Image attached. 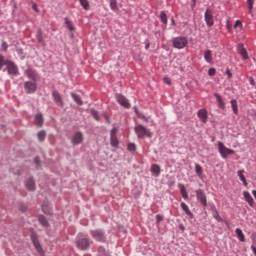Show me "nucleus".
<instances>
[{
	"label": "nucleus",
	"mask_w": 256,
	"mask_h": 256,
	"mask_svg": "<svg viewBox=\"0 0 256 256\" xmlns=\"http://www.w3.org/2000/svg\"><path fill=\"white\" fill-rule=\"evenodd\" d=\"M146 49H149V45L146 46Z\"/></svg>",
	"instance_id": "obj_55"
},
{
	"label": "nucleus",
	"mask_w": 256,
	"mask_h": 256,
	"mask_svg": "<svg viewBox=\"0 0 256 256\" xmlns=\"http://www.w3.org/2000/svg\"><path fill=\"white\" fill-rule=\"evenodd\" d=\"M195 173H196L197 177L202 179V177H203V167H201V165H199V164H196L195 165Z\"/></svg>",
	"instance_id": "obj_25"
},
{
	"label": "nucleus",
	"mask_w": 256,
	"mask_h": 256,
	"mask_svg": "<svg viewBox=\"0 0 256 256\" xmlns=\"http://www.w3.org/2000/svg\"><path fill=\"white\" fill-rule=\"evenodd\" d=\"M160 19L164 25H167V14H165V12H161Z\"/></svg>",
	"instance_id": "obj_38"
},
{
	"label": "nucleus",
	"mask_w": 256,
	"mask_h": 256,
	"mask_svg": "<svg viewBox=\"0 0 256 256\" xmlns=\"http://www.w3.org/2000/svg\"><path fill=\"white\" fill-rule=\"evenodd\" d=\"M24 88L26 93H35V91H37V84H35L34 82H25L24 84Z\"/></svg>",
	"instance_id": "obj_12"
},
{
	"label": "nucleus",
	"mask_w": 256,
	"mask_h": 256,
	"mask_svg": "<svg viewBox=\"0 0 256 256\" xmlns=\"http://www.w3.org/2000/svg\"><path fill=\"white\" fill-rule=\"evenodd\" d=\"M238 53L242 56L244 60L249 59V56L247 55V50H245V48L241 44L238 46Z\"/></svg>",
	"instance_id": "obj_21"
},
{
	"label": "nucleus",
	"mask_w": 256,
	"mask_h": 256,
	"mask_svg": "<svg viewBox=\"0 0 256 256\" xmlns=\"http://www.w3.org/2000/svg\"><path fill=\"white\" fill-rule=\"evenodd\" d=\"M77 247L80 251H87L89 247H91V243L89 242V238L87 236L80 235L76 242Z\"/></svg>",
	"instance_id": "obj_2"
},
{
	"label": "nucleus",
	"mask_w": 256,
	"mask_h": 256,
	"mask_svg": "<svg viewBox=\"0 0 256 256\" xmlns=\"http://www.w3.org/2000/svg\"><path fill=\"white\" fill-rule=\"evenodd\" d=\"M204 59L206 63H213V53L211 52V50H206L204 52Z\"/></svg>",
	"instance_id": "obj_19"
},
{
	"label": "nucleus",
	"mask_w": 256,
	"mask_h": 256,
	"mask_svg": "<svg viewBox=\"0 0 256 256\" xmlns=\"http://www.w3.org/2000/svg\"><path fill=\"white\" fill-rule=\"evenodd\" d=\"M248 5V11L250 15L253 13V7L255 5V0H246Z\"/></svg>",
	"instance_id": "obj_32"
},
{
	"label": "nucleus",
	"mask_w": 256,
	"mask_h": 256,
	"mask_svg": "<svg viewBox=\"0 0 256 256\" xmlns=\"http://www.w3.org/2000/svg\"><path fill=\"white\" fill-rule=\"evenodd\" d=\"M163 81H164V83H166V85H171V78L164 77Z\"/></svg>",
	"instance_id": "obj_48"
},
{
	"label": "nucleus",
	"mask_w": 256,
	"mask_h": 256,
	"mask_svg": "<svg viewBox=\"0 0 256 256\" xmlns=\"http://www.w3.org/2000/svg\"><path fill=\"white\" fill-rule=\"evenodd\" d=\"M228 29H229V31L231 30V28L228 26Z\"/></svg>",
	"instance_id": "obj_56"
},
{
	"label": "nucleus",
	"mask_w": 256,
	"mask_h": 256,
	"mask_svg": "<svg viewBox=\"0 0 256 256\" xmlns=\"http://www.w3.org/2000/svg\"><path fill=\"white\" fill-rule=\"evenodd\" d=\"M137 149V146L134 143L128 144V151H135Z\"/></svg>",
	"instance_id": "obj_40"
},
{
	"label": "nucleus",
	"mask_w": 256,
	"mask_h": 256,
	"mask_svg": "<svg viewBox=\"0 0 256 256\" xmlns=\"http://www.w3.org/2000/svg\"><path fill=\"white\" fill-rule=\"evenodd\" d=\"M91 235L95 241H99L101 243L105 241V233H103L101 230H92Z\"/></svg>",
	"instance_id": "obj_9"
},
{
	"label": "nucleus",
	"mask_w": 256,
	"mask_h": 256,
	"mask_svg": "<svg viewBox=\"0 0 256 256\" xmlns=\"http://www.w3.org/2000/svg\"><path fill=\"white\" fill-rule=\"evenodd\" d=\"M36 39L38 43H43V32H41V29L37 31Z\"/></svg>",
	"instance_id": "obj_35"
},
{
	"label": "nucleus",
	"mask_w": 256,
	"mask_h": 256,
	"mask_svg": "<svg viewBox=\"0 0 256 256\" xmlns=\"http://www.w3.org/2000/svg\"><path fill=\"white\" fill-rule=\"evenodd\" d=\"M180 193L183 197V199H189V194L187 193V189L185 188V186H181L180 187Z\"/></svg>",
	"instance_id": "obj_31"
},
{
	"label": "nucleus",
	"mask_w": 256,
	"mask_h": 256,
	"mask_svg": "<svg viewBox=\"0 0 256 256\" xmlns=\"http://www.w3.org/2000/svg\"><path fill=\"white\" fill-rule=\"evenodd\" d=\"M8 75H19V69L17 68V65L15 63L8 61L6 63Z\"/></svg>",
	"instance_id": "obj_8"
},
{
	"label": "nucleus",
	"mask_w": 256,
	"mask_h": 256,
	"mask_svg": "<svg viewBox=\"0 0 256 256\" xmlns=\"http://www.w3.org/2000/svg\"><path fill=\"white\" fill-rule=\"evenodd\" d=\"M196 197L201 205L207 207V194H205V191H203V189H198L196 191Z\"/></svg>",
	"instance_id": "obj_6"
},
{
	"label": "nucleus",
	"mask_w": 256,
	"mask_h": 256,
	"mask_svg": "<svg viewBox=\"0 0 256 256\" xmlns=\"http://www.w3.org/2000/svg\"><path fill=\"white\" fill-rule=\"evenodd\" d=\"M214 97H216V101L218 103V107L220 109H225V102L223 101V98H221V95L215 93Z\"/></svg>",
	"instance_id": "obj_20"
},
{
	"label": "nucleus",
	"mask_w": 256,
	"mask_h": 256,
	"mask_svg": "<svg viewBox=\"0 0 256 256\" xmlns=\"http://www.w3.org/2000/svg\"><path fill=\"white\" fill-rule=\"evenodd\" d=\"M188 44L189 40H187V38L183 36L176 37L173 40V47H175V49H185Z\"/></svg>",
	"instance_id": "obj_3"
},
{
	"label": "nucleus",
	"mask_w": 256,
	"mask_h": 256,
	"mask_svg": "<svg viewBox=\"0 0 256 256\" xmlns=\"http://www.w3.org/2000/svg\"><path fill=\"white\" fill-rule=\"evenodd\" d=\"M65 24H66L67 29H69V31H74L75 28L73 27V22L66 19Z\"/></svg>",
	"instance_id": "obj_37"
},
{
	"label": "nucleus",
	"mask_w": 256,
	"mask_h": 256,
	"mask_svg": "<svg viewBox=\"0 0 256 256\" xmlns=\"http://www.w3.org/2000/svg\"><path fill=\"white\" fill-rule=\"evenodd\" d=\"M32 3V9L33 11H35V13H39V6H37V4L35 2H31Z\"/></svg>",
	"instance_id": "obj_41"
},
{
	"label": "nucleus",
	"mask_w": 256,
	"mask_h": 256,
	"mask_svg": "<svg viewBox=\"0 0 256 256\" xmlns=\"http://www.w3.org/2000/svg\"><path fill=\"white\" fill-rule=\"evenodd\" d=\"M156 221H157V223H161V221H163V216H161V215H156Z\"/></svg>",
	"instance_id": "obj_49"
},
{
	"label": "nucleus",
	"mask_w": 256,
	"mask_h": 256,
	"mask_svg": "<svg viewBox=\"0 0 256 256\" xmlns=\"http://www.w3.org/2000/svg\"><path fill=\"white\" fill-rule=\"evenodd\" d=\"M110 9L114 12L119 11V6H117V0H110Z\"/></svg>",
	"instance_id": "obj_30"
},
{
	"label": "nucleus",
	"mask_w": 256,
	"mask_h": 256,
	"mask_svg": "<svg viewBox=\"0 0 256 256\" xmlns=\"http://www.w3.org/2000/svg\"><path fill=\"white\" fill-rule=\"evenodd\" d=\"M230 103H231V107H232L234 115H239V108L237 106V100L233 99V100H231Z\"/></svg>",
	"instance_id": "obj_24"
},
{
	"label": "nucleus",
	"mask_w": 256,
	"mask_h": 256,
	"mask_svg": "<svg viewBox=\"0 0 256 256\" xmlns=\"http://www.w3.org/2000/svg\"><path fill=\"white\" fill-rule=\"evenodd\" d=\"M218 151L223 159H227L228 155H233V153H235V150L227 148L223 142H218Z\"/></svg>",
	"instance_id": "obj_4"
},
{
	"label": "nucleus",
	"mask_w": 256,
	"mask_h": 256,
	"mask_svg": "<svg viewBox=\"0 0 256 256\" xmlns=\"http://www.w3.org/2000/svg\"><path fill=\"white\" fill-rule=\"evenodd\" d=\"M204 20L208 27H213V25H215V22L213 20V12L210 9H206L204 14Z\"/></svg>",
	"instance_id": "obj_7"
},
{
	"label": "nucleus",
	"mask_w": 256,
	"mask_h": 256,
	"mask_svg": "<svg viewBox=\"0 0 256 256\" xmlns=\"http://www.w3.org/2000/svg\"><path fill=\"white\" fill-rule=\"evenodd\" d=\"M9 45L7 44V42L3 41L2 44H1V49L3 51H7Z\"/></svg>",
	"instance_id": "obj_45"
},
{
	"label": "nucleus",
	"mask_w": 256,
	"mask_h": 256,
	"mask_svg": "<svg viewBox=\"0 0 256 256\" xmlns=\"http://www.w3.org/2000/svg\"><path fill=\"white\" fill-rule=\"evenodd\" d=\"M43 115H41V114H37L36 116H35V123H36V125H38V127H41L42 125H43Z\"/></svg>",
	"instance_id": "obj_29"
},
{
	"label": "nucleus",
	"mask_w": 256,
	"mask_h": 256,
	"mask_svg": "<svg viewBox=\"0 0 256 256\" xmlns=\"http://www.w3.org/2000/svg\"><path fill=\"white\" fill-rule=\"evenodd\" d=\"M71 143H73V145H81V143H83V133L76 132L71 139Z\"/></svg>",
	"instance_id": "obj_13"
},
{
	"label": "nucleus",
	"mask_w": 256,
	"mask_h": 256,
	"mask_svg": "<svg viewBox=\"0 0 256 256\" xmlns=\"http://www.w3.org/2000/svg\"><path fill=\"white\" fill-rule=\"evenodd\" d=\"M226 75L228 76V79L233 78V74L231 73V70H229V68H227V70H226Z\"/></svg>",
	"instance_id": "obj_47"
},
{
	"label": "nucleus",
	"mask_w": 256,
	"mask_h": 256,
	"mask_svg": "<svg viewBox=\"0 0 256 256\" xmlns=\"http://www.w3.org/2000/svg\"><path fill=\"white\" fill-rule=\"evenodd\" d=\"M179 229H180V231H185V226L183 224H180Z\"/></svg>",
	"instance_id": "obj_51"
},
{
	"label": "nucleus",
	"mask_w": 256,
	"mask_h": 256,
	"mask_svg": "<svg viewBox=\"0 0 256 256\" xmlns=\"http://www.w3.org/2000/svg\"><path fill=\"white\" fill-rule=\"evenodd\" d=\"M7 63H9L8 60H5V57L3 55H0V69H3V66H7Z\"/></svg>",
	"instance_id": "obj_36"
},
{
	"label": "nucleus",
	"mask_w": 256,
	"mask_h": 256,
	"mask_svg": "<svg viewBox=\"0 0 256 256\" xmlns=\"http://www.w3.org/2000/svg\"><path fill=\"white\" fill-rule=\"evenodd\" d=\"M71 97L74 99L75 103L77 105H83V100H81V97L73 92H71Z\"/></svg>",
	"instance_id": "obj_27"
},
{
	"label": "nucleus",
	"mask_w": 256,
	"mask_h": 256,
	"mask_svg": "<svg viewBox=\"0 0 256 256\" xmlns=\"http://www.w3.org/2000/svg\"><path fill=\"white\" fill-rule=\"evenodd\" d=\"M117 102L119 103V105H121V107H124L125 109H131V104L129 103V100L125 98V96L118 95Z\"/></svg>",
	"instance_id": "obj_11"
},
{
	"label": "nucleus",
	"mask_w": 256,
	"mask_h": 256,
	"mask_svg": "<svg viewBox=\"0 0 256 256\" xmlns=\"http://www.w3.org/2000/svg\"><path fill=\"white\" fill-rule=\"evenodd\" d=\"M35 163H39V159L38 158H35Z\"/></svg>",
	"instance_id": "obj_54"
},
{
	"label": "nucleus",
	"mask_w": 256,
	"mask_h": 256,
	"mask_svg": "<svg viewBox=\"0 0 256 256\" xmlns=\"http://www.w3.org/2000/svg\"><path fill=\"white\" fill-rule=\"evenodd\" d=\"M91 115H92V117H94V119L96 120V121H99V112H97L96 110H91Z\"/></svg>",
	"instance_id": "obj_39"
},
{
	"label": "nucleus",
	"mask_w": 256,
	"mask_h": 256,
	"mask_svg": "<svg viewBox=\"0 0 256 256\" xmlns=\"http://www.w3.org/2000/svg\"><path fill=\"white\" fill-rule=\"evenodd\" d=\"M110 143L112 147H117L119 145V140L117 139V136L110 137Z\"/></svg>",
	"instance_id": "obj_33"
},
{
	"label": "nucleus",
	"mask_w": 256,
	"mask_h": 256,
	"mask_svg": "<svg viewBox=\"0 0 256 256\" xmlns=\"http://www.w3.org/2000/svg\"><path fill=\"white\" fill-rule=\"evenodd\" d=\"M243 173H245V170H239L238 177H239L240 181H242L243 185L245 187H247V179L245 178V175H243Z\"/></svg>",
	"instance_id": "obj_26"
},
{
	"label": "nucleus",
	"mask_w": 256,
	"mask_h": 256,
	"mask_svg": "<svg viewBox=\"0 0 256 256\" xmlns=\"http://www.w3.org/2000/svg\"><path fill=\"white\" fill-rule=\"evenodd\" d=\"M250 85H255V79H253L252 77L250 78Z\"/></svg>",
	"instance_id": "obj_52"
},
{
	"label": "nucleus",
	"mask_w": 256,
	"mask_h": 256,
	"mask_svg": "<svg viewBox=\"0 0 256 256\" xmlns=\"http://www.w3.org/2000/svg\"><path fill=\"white\" fill-rule=\"evenodd\" d=\"M241 27H243V23H241L239 20H237L235 22L234 29H237V28L241 29Z\"/></svg>",
	"instance_id": "obj_44"
},
{
	"label": "nucleus",
	"mask_w": 256,
	"mask_h": 256,
	"mask_svg": "<svg viewBox=\"0 0 256 256\" xmlns=\"http://www.w3.org/2000/svg\"><path fill=\"white\" fill-rule=\"evenodd\" d=\"M251 250L253 251L254 255L256 256V247L255 246H251Z\"/></svg>",
	"instance_id": "obj_53"
},
{
	"label": "nucleus",
	"mask_w": 256,
	"mask_h": 256,
	"mask_svg": "<svg viewBox=\"0 0 256 256\" xmlns=\"http://www.w3.org/2000/svg\"><path fill=\"white\" fill-rule=\"evenodd\" d=\"M216 73H217V70H215V68H210L208 70V75H210V77H213Z\"/></svg>",
	"instance_id": "obj_42"
},
{
	"label": "nucleus",
	"mask_w": 256,
	"mask_h": 256,
	"mask_svg": "<svg viewBox=\"0 0 256 256\" xmlns=\"http://www.w3.org/2000/svg\"><path fill=\"white\" fill-rule=\"evenodd\" d=\"M45 137H47V133L44 130H41L37 133V138L41 143L45 141Z\"/></svg>",
	"instance_id": "obj_28"
},
{
	"label": "nucleus",
	"mask_w": 256,
	"mask_h": 256,
	"mask_svg": "<svg viewBox=\"0 0 256 256\" xmlns=\"http://www.w3.org/2000/svg\"><path fill=\"white\" fill-rule=\"evenodd\" d=\"M31 240L37 253H39V255H43V247H41V243H39V237L35 233H32Z\"/></svg>",
	"instance_id": "obj_5"
},
{
	"label": "nucleus",
	"mask_w": 256,
	"mask_h": 256,
	"mask_svg": "<svg viewBox=\"0 0 256 256\" xmlns=\"http://www.w3.org/2000/svg\"><path fill=\"white\" fill-rule=\"evenodd\" d=\"M38 221H39L40 225H42V227H49V221L47 220V218L45 216L39 215Z\"/></svg>",
	"instance_id": "obj_22"
},
{
	"label": "nucleus",
	"mask_w": 256,
	"mask_h": 256,
	"mask_svg": "<svg viewBox=\"0 0 256 256\" xmlns=\"http://www.w3.org/2000/svg\"><path fill=\"white\" fill-rule=\"evenodd\" d=\"M25 187L28 191H35L37 189V186L35 185V179L33 177H30L25 182Z\"/></svg>",
	"instance_id": "obj_15"
},
{
	"label": "nucleus",
	"mask_w": 256,
	"mask_h": 256,
	"mask_svg": "<svg viewBox=\"0 0 256 256\" xmlns=\"http://www.w3.org/2000/svg\"><path fill=\"white\" fill-rule=\"evenodd\" d=\"M110 137H117V128L111 130Z\"/></svg>",
	"instance_id": "obj_46"
},
{
	"label": "nucleus",
	"mask_w": 256,
	"mask_h": 256,
	"mask_svg": "<svg viewBox=\"0 0 256 256\" xmlns=\"http://www.w3.org/2000/svg\"><path fill=\"white\" fill-rule=\"evenodd\" d=\"M180 207L184 211V213L188 215V217L193 219V212H191V210L189 209V206L185 202H181Z\"/></svg>",
	"instance_id": "obj_16"
},
{
	"label": "nucleus",
	"mask_w": 256,
	"mask_h": 256,
	"mask_svg": "<svg viewBox=\"0 0 256 256\" xmlns=\"http://www.w3.org/2000/svg\"><path fill=\"white\" fill-rule=\"evenodd\" d=\"M243 196L245 201H247V203L250 205V207H253L255 201L253 200V197L251 196V194L248 191H245L243 193Z\"/></svg>",
	"instance_id": "obj_18"
},
{
	"label": "nucleus",
	"mask_w": 256,
	"mask_h": 256,
	"mask_svg": "<svg viewBox=\"0 0 256 256\" xmlns=\"http://www.w3.org/2000/svg\"><path fill=\"white\" fill-rule=\"evenodd\" d=\"M151 173L155 177H159V175H161V166L157 165V164H152V166H151Z\"/></svg>",
	"instance_id": "obj_17"
},
{
	"label": "nucleus",
	"mask_w": 256,
	"mask_h": 256,
	"mask_svg": "<svg viewBox=\"0 0 256 256\" xmlns=\"http://www.w3.org/2000/svg\"><path fill=\"white\" fill-rule=\"evenodd\" d=\"M20 211H22L23 213H25V211H27V207L25 206H20Z\"/></svg>",
	"instance_id": "obj_50"
},
{
	"label": "nucleus",
	"mask_w": 256,
	"mask_h": 256,
	"mask_svg": "<svg viewBox=\"0 0 256 256\" xmlns=\"http://www.w3.org/2000/svg\"><path fill=\"white\" fill-rule=\"evenodd\" d=\"M236 235H237L239 241H241L242 243H245V234L243 233L242 229L237 228Z\"/></svg>",
	"instance_id": "obj_23"
},
{
	"label": "nucleus",
	"mask_w": 256,
	"mask_h": 256,
	"mask_svg": "<svg viewBox=\"0 0 256 256\" xmlns=\"http://www.w3.org/2000/svg\"><path fill=\"white\" fill-rule=\"evenodd\" d=\"M134 131L138 137V139H145V137H153V133H151V131H149L147 128H145V126L143 125H137L134 128Z\"/></svg>",
	"instance_id": "obj_1"
},
{
	"label": "nucleus",
	"mask_w": 256,
	"mask_h": 256,
	"mask_svg": "<svg viewBox=\"0 0 256 256\" xmlns=\"http://www.w3.org/2000/svg\"><path fill=\"white\" fill-rule=\"evenodd\" d=\"M52 97L56 105H58V107H63V105H65L59 91H56V90L52 91Z\"/></svg>",
	"instance_id": "obj_10"
},
{
	"label": "nucleus",
	"mask_w": 256,
	"mask_h": 256,
	"mask_svg": "<svg viewBox=\"0 0 256 256\" xmlns=\"http://www.w3.org/2000/svg\"><path fill=\"white\" fill-rule=\"evenodd\" d=\"M135 111H136V113H137V109H136Z\"/></svg>",
	"instance_id": "obj_57"
},
{
	"label": "nucleus",
	"mask_w": 256,
	"mask_h": 256,
	"mask_svg": "<svg viewBox=\"0 0 256 256\" xmlns=\"http://www.w3.org/2000/svg\"><path fill=\"white\" fill-rule=\"evenodd\" d=\"M79 3L85 11L89 9V0H79Z\"/></svg>",
	"instance_id": "obj_34"
},
{
	"label": "nucleus",
	"mask_w": 256,
	"mask_h": 256,
	"mask_svg": "<svg viewBox=\"0 0 256 256\" xmlns=\"http://www.w3.org/2000/svg\"><path fill=\"white\" fill-rule=\"evenodd\" d=\"M197 115L202 123H207V120L209 119V115L206 109L198 110Z\"/></svg>",
	"instance_id": "obj_14"
},
{
	"label": "nucleus",
	"mask_w": 256,
	"mask_h": 256,
	"mask_svg": "<svg viewBox=\"0 0 256 256\" xmlns=\"http://www.w3.org/2000/svg\"><path fill=\"white\" fill-rule=\"evenodd\" d=\"M25 74L27 75V77H29V79H33V71L28 69L25 71Z\"/></svg>",
	"instance_id": "obj_43"
}]
</instances>
